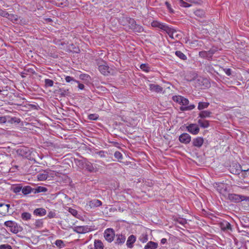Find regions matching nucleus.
<instances>
[{
    "instance_id": "nucleus-1",
    "label": "nucleus",
    "mask_w": 249,
    "mask_h": 249,
    "mask_svg": "<svg viewBox=\"0 0 249 249\" xmlns=\"http://www.w3.org/2000/svg\"><path fill=\"white\" fill-rule=\"evenodd\" d=\"M173 100L182 106L180 107V110L184 111L191 110L195 108L194 105H189V101L188 99L180 95H176L173 97Z\"/></svg>"
},
{
    "instance_id": "nucleus-2",
    "label": "nucleus",
    "mask_w": 249,
    "mask_h": 249,
    "mask_svg": "<svg viewBox=\"0 0 249 249\" xmlns=\"http://www.w3.org/2000/svg\"><path fill=\"white\" fill-rule=\"evenodd\" d=\"M4 225L8 228V230L14 233H17L21 231V228L18 226V224L13 221H7L4 223Z\"/></svg>"
},
{
    "instance_id": "nucleus-3",
    "label": "nucleus",
    "mask_w": 249,
    "mask_h": 249,
    "mask_svg": "<svg viewBox=\"0 0 249 249\" xmlns=\"http://www.w3.org/2000/svg\"><path fill=\"white\" fill-rule=\"evenodd\" d=\"M165 32L168 34L170 38L173 39L178 40L181 38V33L179 31L167 27Z\"/></svg>"
},
{
    "instance_id": "nucleus-4",
    "label": "nucleus",
    "mask_w": 249,
    "mask_h": 249,
    "mask_svg": "<svg viewBox=\"0 0 249 249\" xmlns=\"http://www.w3.org/2000/svg\"><path fill=\"white\" fill-rule=\"evenodd\" d=\"M72 229L76 233L81 234L88 232L91 230V228L88 226H75Z\"/></svg>"
},
{
    "instance_id": "nucleus-5",
    "label": "nucleus",
    "mask_w": 249,
    "mask_h": 249,
    "mask_svg": "<svg viewBox=\"0 0 249 249\" xmlns=\"http://www.w3.org/2000/svg\"><path fill=\"white\" fill-rule=\"evenodd\" d=\"M114 232L112 229H107L104 232V237L108 242H111L114 237Z\"/></svg>"
},
{
    "instance_id": "nucleus-6",
    "label": "nucleus",
    "mask_w": 249,
    "mask_h": 249,
    "mask_svg": "<svg viewBox=\"0 0 249 249\" xmlns=\"http://www.w3.org/2000/svg\"><path fill=\"white\" fill-rule=\"evenodd\" d=\"M187 129L188 131L193 135L197 134L199 131V128L196 124H190L187 126Z\"/></svg>"
},
{
    "instance_id": "nucleus-7",
    "label": "nucleus",
    "mask_w": 249,
    "mask_h": 249,
    "mask_svg": "<svg viewBox=\"0 0 249 249\" xmlns=\"http://www.w3.org/2000/svg\"><path fill=\"white\" fill-rule=\"evenodd\" d=\"M215 188L220 194L222 195L225 194L227 192V185L223 183H216Z\"/></svg>"
},
{
    "instance_id": "nucleus-8",
    "label": "nucleus",
    "mask_w": 249,
    "mask_h": 249,
    "mask_svg": "<svg viewBox=\"0 0 249 249\" xmlns=\"http://www.w3.org/2000/svg\"><path fill=\"white\" fill-rule=\"evenodd\" d=\"M228 198L230 201L234 203H238L240 201H242V199H244L243 196L234 194H229L228 196Z\"/></svg>"
},
{
    "instance_id": "nucleus-9",
    "label": "nucleus",
    "mask_w": 249,
    "mask_h": 249,
    "mask_svg": "<svg viewBox=\"0 0 249 249\" xmlns=\"http://www.w3.org/2000/svg\"><path fill=\"white\" fill-rule=\"evenodd\" d=\"M191 140V137L189 134L184 133L179 137V141L180 142L188 144L190 143Z\"/></svg>"
},
{
    "instance_id": "nucleus-10",
    "label": "nucleus",
    "mask_w": 249,
    "mask_h": 249,
    "mask_svg": "<svg viewBox=\"0 0 249 249\" xmlns=\"http://www.w3.org/2000/svg\"><path fill=\"white\" fill-rule=\"evenodd\" d=\"M221 229L224 231H232L231 225L227 221H224L220 223Z\"/></svg>"
},
{
    "instance_id": "nucleus-11",
    "label": "nucleus",
    "mask_w": 249,
    "mask_h": 249,
    "mask_svg": "<svg viewBox=\"0 0 249 249\" xmlns=\"http://www.w3.org/2000/svg\"><path fill=\"white\" fill-rule=\"evenodd\" d=\"M110 68L106 64L101 65L99 66V71L104 75H107L110 72Z\"/></svg>"
},
{
    "instance_id": "nucleus-12",
    "label": "nucleus",
    "mask_w": 249,
    "mask_h": 249,
    "mask_svg": "<svg viewBox=\"0 0 249 249\" xmlns=\"http://www.w3.org/2000/svg\"><path fill=\"white\" fill-rule=\"evenodd\" d=\"M151 25L153 27L159 28L165 31L168 27L166 24L160 23L158 21H153L151 23Z\"/></svg>"
},
{
    "instance_id": "nucleus-13",
    "label": "nucleus",
    "mask_w": 249,
    "mask_h": 249,
    "mask_svg": "<svg viewBox=\"0 0 249 249\" xmlns=\"http://www.w3.org/2000/svg\"><path fill=\"white\" fill-rule=\"evenodd\" d=\"M136 237L134 235H130L126 241V246L129 248H132L133 247V244L136 242Z\"/></svg>"
},
{
    "instance_id": "nucleus-14",
    "label": "nucleus",
    "mask_w": 249,
    "mask_h": 249,
    "mask_svg": "<svg viewBox=\"0 0 249 249\" xmlns=\"http://www.w3.org/2000/svg\"><path fill=\"white\" fill-rule=\"evenodd\" d=\"M10 205L0 202V213L5 214L9 212Z\"/></svg>"
},
{
    "instance_id": "nucleus-15",
    "label": "nucleus",
    "mask_w": 249,
    "mask_h": 249,
    "mask_svg": "<svg viewBox=\"0 0 249 249\" xmlns=\"http://www.w3.org/2000/svg\"><path fill=\"white\" fill-rule=\"evenodd\" d=\"M102 204V202L100 200L94 199L89 201L88 205L90 207V208H93L100 206Z\"/></svg>"
},
{
    "instance_id": "nucleus-16",
    "label": "nucleus",
    "mask_w": 249,
    "mask_h": 249,
    "mask_svg": "<svg viewBox=\"0 0 249 249\" xmlns=\"http://www.w3.org/2000/svg\"><path fill=\"white\" fill-rule=\"evenodd\" d=\"M149 86L150 90L152 91L159 93L162 91V88L158 85L150 84Z\"/></svg>"
},
{
    "instance_id": "nucleus-17",
    "label": "nucleus",
    "mask_w": 249,
    "mask_h": 249,
    "mask_svg": "<svg viewBox=\"0 0 249 249\" xmlns=\"http://www.w3.org/2000/svg\"><path fill=\"white\" fill-rule=\"evenodd\" d=\"M204 142L203 139L201 137H197L193 140V145L195 146L200 147H201Z\"/></svg>"
},
{
    "instance_id": "nucleus-18",
    "label": "nucleus",
    "mask_w": 249,
    "mask_h": 249,
    "mask_svg": "<svg viewBox=\"0 0 249 249\" xmlns=\"http://www.w3.org/2000/svg\"><path fill=\"white\" fill-rule=\"evenodd\" d=\"M85 167L90 172H94L97 171L96 168L94 167L93 164L89 161L85 162Z\"/></svg>"
},
{
    "instance_id": "nucleus-19",
    "label": "nucleus",
    "mask_w": 249,
    "mask_h": 249,
    "mask_svg": "<svg viewBox=\"0 0 249 249\" xmlns=\"http://www.w3.org/2000/svg\"><path fill=\"white\" fill-rule=\"evenodd\" d=\"M212 112L209 110H202L198 114V118L201 119L210 117Z\"/></svg>"
},
{
    "instance_id": "nucleus-20",
    "label": "nucleus",
    "mask_w": 249,
    "mask_h": 249,
    "mask_svg": "<svg viewBox=\"0 0 249 249\" xmlns=\"http://www.w3.org/2000/svg\"><path fill=\"white\" fill-rule=\"evenodd\" d=\"M158 244L156 242L149 241L144 246V249H156L158 248Z\"/></svg>"
},
{
    "instance_id": "nucleus-21",
    "label": "nucleus",
    "mask_w": 249,
    "mask_h": 249,
    "mask_svg": "<svg viewBox=\"0 0 249 249\" xmlns=\"http://www.w3.org/2000/svg\"><path fill=\"white\" fill-rule=\"evenodd\" d=\"M197 123L200 127L204 128H207L209 126V121L206 120H203L201 118L198 120Z\"/></svg>"
},
{
    "instance_id": "nucleus-22",
    "label": "nucleus",
    "mask_w": 249,
    "mask_h": 249,
    "mask_svg": "<svg viewBox=\"0 0 249 249\" xmlns=\"http://www.w3.org/2000/svg\"><path fill=\"white\" fill-rule=\"evenodd\" d=\"M48 177V173L46 171H43L37 175V178L39 181H43L47 179Z\"/></svg>"
},
{
    "instance_id": "nucleus-23",
    "label": "nucleus",
    "mask_w": 249,
    "mask_h": 249,
    "mask_svg": "<svg viewBox=\"0 0 249 249\" xmlns=\"http://www.w3.org/2000/svg\"><path fill=\"white\" fill-rule=\"evenodd\" d=\"M34 213L35 214L38 216H44L46 214V212L44 209L43 208H39L36 209Z\"/></svg>"
},
{
    "instance_id": "nucleus-24",
    "label": "nucleus",
    "mask_w": 249,
    "mask_h": 249,
    "mask_svg": "<svg viewBox=\"0 0 249 249\" xmlns=\"http://www.w3.org/2000/svg\"><path fill=\"white\" fill-rule=\"evenodd\" d=\"M125 241V237L122 234H117L116 235V243L118 244L124 243Z\"/></svg>"
},
{
    "instance_id": "nucleus-25",
    "label": "nucleus",
    "mask_w": 249,
    "mask_h": 249,
    "mask_svg": "<svg viewBox=\"0 0 249 249\" xmlns=\"http://www.w3.org/2000/svg\"><path fill=\"white\" fill-rule=\"evenodd\" d=\"M209 106L208 102H200L198 103L197 108L199 110H202L204 109L207 108Z\"/></svg>"
},
{
    "instance_id": "nucleus-26",
    "label": "nucleus",
    "mask_w": 249,
    "mask_h": 249,
    "mask_svg": "<svg viewBox=\"0 0 249 249\" xmlns=\"http://www.w3.org/2000/svg\"><path fill=\"white\" fill-rule=\"evenodd\" d=\"M126 20L128 22V26L132 30V29L136 26V21L134 19L129 18H127Z\"/></svg>"
},
{
    "instance_id": "nucleus-27",
    "label": "nucleus",
    "mask_w": 249,
    "mask_h": 249,
    "mask_svg": "<svg viewBox=\"0 0 249 249\" xmlns=\"http://www.w3.org/2000/svg\"><path fill=\"white\" fill-rule=\"evenodd\" d=\"M22 186L20 184L13 185L11 187V190L15 193H18L22 191Z\"/></svg>"
},
{
    "instance_id": "nucleus-28",
    "label": "nucleus",
    "mask_w": 249,
    "mask_h": 249,
    "mask_svg": "<svg viewBox=\"0 0 249 249\" xmlns=\"http://www.w3.org/2000/svg\"><path fill=\"white\" fill-rule=\"evenodd\" d=\"M94 245L95 249H103V244L100 240H95Z\"/></svg>"
},
{
    "instance_id": "nucleus-29",
    "label": "nucleus",
    "mask_w": 249,
    "mask_h": 249,
    "mask_svg": "<svg viewBox=\"0 0 249 249\" xmlns=\"http://www.w3.org/2000/svg\"><path fill=\"white\" fill-rule=\"evenodd\" d=\"M190 43V46L192 48L197 49L199 46H202V43L201 41H198V40H194L192 41Z\"/></svg>"
},
{
    "instance_id": "nucleus-30",
    "label": "nucleus",
    "mask_w": 249,
    "mask_h": 249,
    "mask_svg": "<svg viewBox=\"0 0 249 249\" xmlns=\"http://www.w3.org/2000/svg\"><path fill=\"white\" fill-rule=\"evenodd\" d=\"M32 191V188L30 186H27L23 188L22 187V192L25 195L30 194Z\"/></svg>"
},
{
    "instance_id": "nucleus-31",
    "label": "nucleus",
    "mask_w": 249,
    "mask_h": 249,
    "mask_svg": "<svg viewBox=\"0 0 249 249\" xmlns=\"http://www.w3.org/2000/svg\"><path fill=\"white\" fill-rule=\"evenodd\" d=\"M31 214L28 212H24L21 214V217L23 220H29L31 218Z\"/></svg>"
},
{
    "instance_id": "nucleus-32",
    "label": "nucleus",
    "mask_w": 249,
    "mask_h": 249,
    "mask_svg": "<svg viewBox=\"0 0 249 249\" xmlns=\"http://www.w3.org/2000/svg\"><path fill=\"white\" fill-rule=\"evenodd\" d=\"M175 54L177 56H178L182 60H186L187 59V57L186 56V55L180 51H176Z\"/></svg>"
},
{
    "instance_id": "nucleus-33",
    "label": "nucleus",
    "mask_w": 249,
    "mask_h": 249,
    "mask_svg": "<svg viewBox=\"0 0 249 249\" xmlns=\"http://www.w3.org/2000/svg\"><path fill=\"white\" fill-rule=\"evenodd\" d=\"M47 191V189L44 187L38 186L35 189V193H38L41 192H46Z\"/></svg>"
},
{
    "instance_id": "nucleus-34",
    "label": "nucleus",
    "mask_w": 249,
    "mask_h": 249,
    "mask_svg": "<svg viewBox=\"0 0 249 249\" xmlns=\"http://www.w3.org/2000/svg\"><path fill=\"white\" fill-rule=\"evenodd\" d=\"M194 13L196 16L198 17H200V18L204 17V16L205 15L204 11L203 10H200V9H198V10L195 11L194 12Z\"/></svg>"
},
{
    "instance_id": "nucleus-35",
    "label": "nucleus",
    "mask_w": 249,
    "mask_h": 249,
    "mask_svg": "<svg viewBox=\"0 0 249 249\" xmlns=\"http://www.w3.org/2000/svg\"><path fill=\"white\" fill-rule=\"evenodd\" d=\"M35 226L36 228H41L43 227V223L42 220H36L35 223Z\"/></svg>"
},
{
    "instance_id": "nucleus-36",
    "label": "nucleus",
    "mask_w": 249,
    "mask_h": 249,
    "mask_svg": "<svg viewBox=\"0 0 249 249\" xmlns=\"http://www.w3.org/2000/svg\"><path fill=\"white\" fill-rule=\"evenodd\" d=\"M178 3L179 5L183 7H189L191 5L187 2L184 1L183 0H178Z\"/></svg>"
},
{
    "instance_id": "nucleus-37",
    "label": "nucleus",
    "mask_w": 249,
    "mask_h": 249,
    "mask_svg": "<svg viewBox=\"0 0 249 249\" xmlns=\"http://www.w3.org/2000/svg\"><path fill=\"white\" fill-rule=\"evenodd\" d=\"M55 245L60 249H61L65 246L63 241L61 240H56L55 242Z\"/></svg>"
},
{
    "instance_id": "nucleus-38",
    "label": "nucleus",
    "mask_w": 249,
    "mask_h": 249,
    "mask_svg": "<svg viewBox=\"0 0 249 249\" xmlns=\"http://www.w3.org/2000/svg\"><path fill=\"white\" fill-rule=\"evenodd\" d=\"M45 84L46 87H51L53 85V81L49 79H45Z\"/></svg>"
},
{
    "instance_id": "nucleus-39",
    "label": "nucleus",
    "mask_w": 249,
    "mask_h": 249,
    "mask_svg": "<svg viewBox=\"0 0 249 249\" xmlns=\"http://www.w3.org/2000/svg\"><path fill=\"white\" fill-rule=\"evenodd\" d=\"M132 30L134 32L141 33V32H142L143 29V28L141 26L136 24V26L132 29Z\"/></svg>"
},
{
    "instance_id": "nucleus-40",
    "label": "nucleus",
    "mask_w": 249,
    "mask_h": 249,
    "mask_svg": "<svg viewBox=\"0 0 249 249\" xmlns=\"http://www.w3.org/2000/svg\"><path fill=\"white\" fill-rule=\"evenodd\" d=\"M140 68L144 71L148 72L150 70V68L148 67V64H142L140 66Z\"/></svg>"
},
{
    "instance_id": "nucleus-41",
    "label": "nucleus",
    "mask_w": 249,
    "mask_h": 249,
    "mask_svg": "<svg viewBox=\"0 0 249 249\" xmlns=\"http://www.w3.org/2000/svg\"><path fill=\"white\" fill-rule=\"evenodd\" d=\"M210 54H213V53H210V52H206V51H201L199 53V55L201 57H207L208 55Z\"/></svg>"
},
{
    "instance_id": "nucleus-42",
    "label": "nucleus",
    "mask_w": 249,
    "mask_h": 249,
    "mask_svg": "<svg viewBox=\"0 0 249 249\" xmlns=\"http://www.w3.org/2000/svg\"><path fill=\"white\" fill-rule=\"evenodd\" d=\"M0 16L9 18L10 14H8L5 10L0 9Z\"/></svg>"
},
{
    "instance_id": "nucleus-43",
    "label": "nucleus",
    "mask_w": 249,
    "mask_h": 249,
    "mask_svg": "<svg viewBox=\"0 0 249 249\" xmlns=\"http://www.w3.org/2000/svg\"><path fill=\"white\" fill-rule=\"evenodd\" d=\"M98 118V115L96 114H91L89 115V119L91 120H96Z\"/></svg>"
},
{
    "instance_id": "nucleus-44",
    "label": "nucleus",
    "mask_w": 249,
    "mask_h": 249,
    "mask_svg": "<svg viewBox=\"0 0 249 249\" xmlns=\"http://www.w3.org/2000/svg\"><path fill=\"white\" fill-rule=\"evenodd\" d=\"M65 80L68 83H70L71 82V81H75L76 82V83H78V81H77L76 80H75L73 77H71V76H67L65 77Z\"/></svg>"
},
{
    "instance_id": "nucleus-45",
    "label": "nucleus",
    "mask_w": 249,
    "mask_h": 249,
    "mask_svg": "<svg viewBox=\"0 0 249 249\" xmlns=\"http://www.w3.org/2000/svg\"><path fill=\"white\" fill-rule=\"evenodd\" d=\"M114 157L118 159V160H120V159H122V158H123V155L119 151H116L114 153Z\"/></svg>"
},
{
    "instance_id": "nucleus-46",
    "label": "nucleus",
    "mask_w": 249,
    "mask_h": 249,
    "mask_svg": "<svg viewBox=\"0 0 249 249\" xmlns=\"http://www.w3.org/2000/svg\"><path fill=\"white\" fill-rule=\"evenodd\" d=\"M0 249H12L11 246L7 244L0 245Z\"/></svg>"
},
{
    "instance_id": "nucleus-47",
    "label": "nucleus",
    "mask_w": 249,
    "mask_h": 249,
    "mask_svg": "<svg viewBox=\"0 0 249 249\" xmlns=\"http://www.w3.org/2000/svg\"><path fill=\"white\" fill-rule=\"evenodd\" d=\"M249 169H244V170H242V176L243 177V178H246V176H247V173H249Z\"/></svg>"
},
{
    "instance_id": "nucleus-48",
    "label": "nucleus",
    "mask_w": 249,
    "mask_h": 249,
    "mask_svg": "<svg viewBox=\"0 0 249 249\" xmlns=\"http://www.w3.org/2000/svg\"><path fill=\"white\" fill-rule=\"evenodd\" d=\"M97 154L101 158H105L106 156L107 152L104 151H100Z\"/></svg>"
},
{
    "instance_id": "nucleus-49",
    "label": "nucleus",
    "mask_w": 249,
    "mask_h": 249,
    "mask_svg": "<svg viewBox=\"0 0 249 249\" xmlns=\"http://www.w3.org/2000/svg\"><path fill=\"white\" fill-rule=\"evenodd\" d=\"M7 121V119L5 116H0V124L5 123Z\"/></svg>"
},
{
    "instance_id": "nucleus-50",
    "label": "nucleus",
    "mask_w": 249,
    "mask_h": 249,
    "mask_svg": "<svg viewBox=\"0 0 249 249\" xmlns=\"http://www.w3.org/2000/svg\"><path fill=\"white\" fill-rule=\"evenodd\" d=\"M140 240L142 243H145L148 240L147 236L146 235H144L142 237H141L140 238Z\"/></svg>"
},
{
    "instance_id": "nucleus-51",
    "label": "nucleus",
    "mask_w": 249,
    "mask_h": 249,
    "mask_svg": "<svg viewBox=\"0 0 249 249\" xmlns=\"http://www.w3.org/2000/svg\"><path fill=\"white\" fill-rule=\"evenodd\" d=\"M165 5L167 7V8L169 9V10L171 12H173V9L171 8V5L170 4H169V2H165Z\"/></svg>"
},
{
    "instance_id": "nucleus-52",
    "label": "nucleus",
    "mask_w": 249,
    "mask_h": 249,
    "mask_svg": "<svg viewBox=\"0 0 249 249\" xmlns=\"http://www.w3.org/2000/svg\"><path fill=\"white\" fill-rule=\"evenodd\" d=\"M225 71L227 75H230L231 74V70L230 69H226Z\"/></svg>"
},
{
    "instance_id": "nucleus-53",
    "label": "nucleus",
    "mask_w": 249,
    "mask_h": 249,
    "mask_svg": "<svg viewBox=\"0 0 249 249\" xmlns=\"http://www.w3.org/2000/svg\"><path fill=\"white\" fill-rule=\"evenodd\" d=\"M78 83V88L80 89H83L85 87L84 85L82 84L79 83V82Z\"/></svg>"
},
{
    "instance_id": "nucleus-54",
    "label": "nucleus",
    "mask_w": 249,
    "mask_h": 249,
    "mask_svg": "<svg viewBox=\"0 0 249 249\" xmlns=\"http://www.w3.org/2000/svg\"><path fill=\"white\" fill-rule=\"evenodd\" d=\"M73 215H75L77 214V211L74 209H71L70 211Z\"/></svg>"
},
{
    "instance_id": "nucleus-55",
    "label": "nucleus",
    "mask_w": 249,
    "mask_h": 249,
    "mask_svg": "<svg viewBox=\"0 0 249 249\" xmlns=\"http://www.w3.org/2000/svg\"><path fill=\"white\" fill-rule=\"evenodd\" d=\"M160 242L162 244H165L167 242V239L166 238H162Z\"/></svg>"
},
{
    "instance_id": "nucleus-56",
    "label": "nucleus",
    "mask_w": 249,
    "mask_h": 249,
    "mask_svg": "<svg viewBox=\"0 0 249 249\" xmlns=\"http://www.w3.org/2000/svg\"><path fill=\"white\" fill-rule=\"evenodd\" d=\"M243 198L244 199H242V201L246 200V201H249V197H247V196H243Z\"/></svg>"
},
{
    "instance_id": "nucleus-57",
    "label": "nucleus",
    "mask_w": 249,
    "mask_h": 249,
    "mask_svg": "<svg viewBox=\"0 0 249 249\" xmlns=\"http://www.w3.org/2000/svg\"><path fill=\"white\" fill-rule=\"evenodd\" d=\"M187 1L190 2H194L196 3L197 2V0H185Z\"/></svg>"
},
{
    "instance_id": "nucleus-58",
    "label": "nucleus",
    "mask_w": 249,
    "mask_h": 249,
    "mask_svg": "<svg viewBox=\"0 0 249 249\" xmlns=\"http://www.w3.org/2000/svg\"><path fill=\"white\" fill-rule=\"evenodd\" d=\"M49 216H50V217H53V216H52V214H51V213H49Z\"/></svg>"
},
{
    "instance_id": "nucleus-59",
    "label": "nucleus",
    "mask_w": 249,
    "mask_h": 249,
    "mask_svg": "<svg viewBox=\"0 0 249 249\" xmlns=\"http://www.w3.org/2000/svg\"><path fill=\"white\" fill-rule=\"evenodd\" d=\"M49 216H50V217H53V216H52V214H51V213H49Z\"/></svg>"
},
{
    "instance_id": "nucleus-60",
    "label": "nucleus",
    "mask_w": 249,
    "mask_h": 249,
    "mask_svg": "<svg viewBox=\"0 0 249 249\" xmlns=\"http://www.w3.org/2000/svg\"><path fill=\"white\" fill-rule=\"evenodd\" d=\"M235 174H238V172L237 171H236L235 172Z\"/></svg>"
},
{
    "instance_id": "nucleus-61",
    "label": "nucleus",
    "mask_w": 249,
    "mask_h": 249,
    "mask_svg": "<svg viewBox=\"0 0 249 249\" xmlns=\"http://www.w3.org/2000/svg\"><path fill=\"white\" fill-rule=\"evenodd\" d=\"M1 92V90L0 89V93Z\"/></svg>"
}]
</instances>
